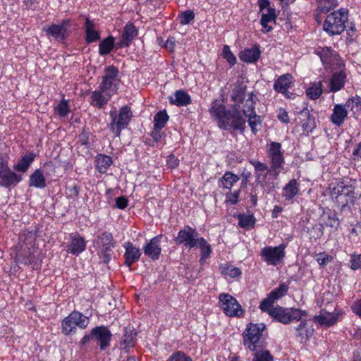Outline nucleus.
<instances>
[{"label":"nucleus","instance_id":"17","mask_svg":"<svg viewBox=\"0 0 361 361\" xmlns=\"http://www.w3.org/2000/svg\"><path fill=\"white\" fill-rule=\"evenodd\" d=\"M70 23L69 19H66L63 20L60 24H51L45 30L46 33L55 40L63 43L70 34Z\"/></svg>","mask_w":361,"mask_h":361},{"label":"nucleus","instance_id":"61","mask_svg":"<svg viewBox=\"0 0 361 361\" xmlns=\"http://www.w3.org/2000/svg\"><path fill=\"white\" fill-rule=\"evenodd\" d=\"M351 269L356 270L361 269V254L357 255H353L351 257Z\"/></svg>","mask_w":361,"mask_h":361},{"label":"nucleus","instance_id":"51","mask_svg":"<svg viewBox=\"0 0 361 361\" xmlns=\"http://www.w3.org/2000/svg\"><path fill=\"white\" fill-rule=\"evenodd\" d=\"M55 112L61 117L67 116L70 112L68 102L66 99H62L60 103L55 107Z\"/></svg>","mask_w":361,"mask_h":361},{"label":"nucleus","instance_id":"14","mask_svg":"<svg viewBox=\"0 0 361 361\" xmlns=\"http://www.w3.org/2000/svg\"><path fill=\"white\" fill-rule=\"evenodd\" d=\"M249 162L253 166L255 174L256 176V181L257 183L265 185L268 180L277 179L279 173L276 171H271V166L269 167L264 163L256 159H250Z\"/></svg>","mask_w":361,"mask_h":361},{"label":"nucleus","instance_id":"39","mask_svg":"<svg viewBox=\"0 0 361 361\" xmlns=\"http://www.w3.org/2000/svg\"><path fill=\"white\" fill-rule=\"evenodd\" d=\"M322 62L325 65H331L337 60L336 52L331 47H324L317 51Z\"/></svg>","mask_w":361,"mask_h":361},{"label":"nucleus","instance_id":"21","mask_svg":"<svg viewBox=\"0 0 361 361\" xmlns=\"http://www.w3.org/2000/svg\"><path fill=\"white\" fill-rule=\"evenodd\" d=\"M66 251L75 256H78L86 248V241L78 233L70 235V241L66 245Z\"/></svg>","mask_w":361,"mask_h":361},{"label":"nucleus","instance_id":"59","mask_svg":"<svg viewBox=\"0 0 361 361\" xmlns=\"http://www.w3.org/2000/svg\"><path fill=\"white\" fill-rule=\"evenodd\" d=\"M324 226L323 224H316L312 226L311 233H314L313 237L316 239L320 238L324 234Z\"/></svg>","mask_w":361,"mask_h":361},{"label":"nucleus","instance_id":"62","mask_svg":"<svg viewBox=\"0 0 361 361\" xmlns=\"http://www.w3.org/2000/svg\"><path fill=\"white\" fill-rule=\"evenodd\" d=\"M128 201L124 196L118 197L116 199V206L120 209H124L127 207Z\"/></svg>","mask_w":361,"mask_h":361},{"label":"nucleus","instance_id":"34","mask_svg":"<svg viewBox=\"0 0 361 361\" xmlns=\"http://www.w3.org/2000/svg\"><path fill=\"white\" fill-rule=\"evenodd\" d=\"M95 169L100 173H105L113 164L112 158L104 154H98L94 159Z\"/></svg>","mask_w":361,"mask_h":361},{"label":"nucleus","instance_id":"33","mask_svg":"<svg viewBox=\"0 0 361 361\" xmlns=\"http://www.w3.org/2000/svg\"><path fill=\"white\" fill-rule=\"evenodd\" d=\"M35 157L36 155L33 152L22 156L18 163L13 165V169L17 172L26 173L34 161Z\"/></svg>","mask_w":361,"mask_h":361},{"label":"nucleus","instance_id":"26","mask_svg":"<svg viewBox=\"0 0 361 361\" xmlns=\"http://www.w3.org/2000/svg\"><path fill=\"white\" fill-rule=\"evenodd\" d=\"M299 119L303 130L307 133H312L316 128L315 118L312 116L307 107H304L299 112Z\"/></svg>","mask_w":361,"mask_h":361},{"label":"nucleus","instance_id":"38","mask_svg":"<svg viewBox=\"0 0 361 361\" xmlns=\"http://www.w3.org/2000/svg\"><path fill=\"white\" fill-rule=\"evenodd\" d=\"M339 316V313L337 312H326L316 316L314 317V322L319 323L320 325L331 326L338 321Z\"/></svg>","mask_w":361,"mask_h":361},{"label":"nucleus","instance_id":"11","mask_svg":"<svg viewBox=\"0 0 361 361\" xmlns=\"http://www.w3.org/2000/svg\"><path fill=\"white\" fill-rule=\"evenodd\" d=\"M332 198L336 204L341 211H345L346 207L354 205L355 196L352 186L345 185L338 188H334Z\"/></svg>","mask_w":361,"mask_h":361},{"label":"nucleus","instance_id":"48","mask_svg":"<svg viewBox=\"0 0 361 361\" xmlns=\"http://www.w3.org/2000/svg\"><path fill=\"white\" fill-rule=\"evenodd\" d=\"M276 302V301L269 294L266 298L262 300L259 307L262 312H267L269 315V313L274 310L275 307H274V304Z\"/></svg>","mask_w":361,"mask_h":361},{"label":"nucleus","instance_id":"37","mask_svg":"<svg viewBox=\"0 0 361 361\" xmlns=\"http://www.w3.org/2000/svg\"><path fill=\"white\" fill-rule=\"evenodd\" d=\"M300 324L296 327V336L300 338V341H306L312 336L314 329L308 326L305 319H300Z\"/></svg>","mask_w":361,"mask_h":361},{"label":"nucleus","instance_id":"43","mask_svg":"<svg viewBox=\"0 0 361 361\" xmlns=\"http://www.w3.org/2000/svg\"><path fill=\"white\" fill-rule=\"evenodd\" d=\"M135 336L136 333L134 332L133 330L126 328L121 343V345H123L124 348L133 347L135 343Z\"/></svg>","mask_w":361,"mask_h":361},{"label":"nucleus","instance_id":"22","mask_svg":"<svg viewBox=\"0 0 361 361\" xmlns=\"http://www.w3.org/2000/svg\"><path fill=\"white\" fill-rule=\"evenodd\" d=\"M123 247L125 249L123 255L125 259L124 264L130 268L132 264L139 261L142 252L140 248L137 247L130 241L125 242L123 244Z\"/></svg>","mask_w":361,"mask_h":361},{"label":"nucleus","instance_id":"54","mask_svg":"<svg viewBox=\"0 0 361 361\" xmlns=\"http://www.w3.org/2000/svg\"><path fill=\"white\" fill-rule=\"evenodd\" d=\"M252 361H273V357L268 350H257L254 354Z\"/></svg>","mask_w":361,"mask_h":361},{"label":"nucleus","instance_id":"4","mask_svg":"<svg viewBox=\"0 0 361 361\" xmlns=\"http://www.w3.org/2000/svg\"><path fill=\"white\" fill-rule=\"evenodd\" d=\"M90 323L88 317L74 310L61 321V332L65 336L75 334L77 329H85Z\"/></svg>","mask_w":361,"mask_h":361},{"label":"nucleus","instance_id":"3","mask_svg":"<svg viewBox=\"0 0 361 361\" xmlns=\"http://www.w3.org/2000/svg\"><path fill=\"white\" fill-rule=\"evenodd\" d=\"M266 325L264 323H250L243 333V344L250 351H257L262 347L263 333Z\"/></svg>","mask_w":361,"mask_h":361},{"label":"nucleus","instance_id":"2","mask_svg":"<svg viewBox=\"0 0 361 361\" xmlns=\"http://www.w3.org/2000/svg\"><path fill=\"white\" fill-rule=\"evenodd\" d=\"M256 95L252 92L246 94V86L239 85L235 86L231 93L232 106L238 109L245 116H252L255 113V105L257 101Z\"/></svg>","mask_w":361,"mask_h":361},{"label":"nucleus","instance_id":"40","mask_svg":"<svg viewBox=\"0 0 361 361\" xmlns=\"http://www.w3.org/2000/svg\"><path fill=\"white\" fill-rule=\"evenodd\" d=\"M115 45V39L110 35L101 41L99 44V54L101 56H105L112 51Z\"/></svg>","mask_w":361,"mask_h":361},{"label":"nucleus","instance_id":"42","mask_svg":"<svg viewBox=\"0 0 361 361\" xmlns=\"http://www.w3.org/2000/svg\"><path fill=\"white\" fill-rule=\"evenodd\" d=\"M239 177L237 175L231 172H226L219 180L221 183L219 186L231 190L234 183H237Z\"/></svg>","mask_w":361,"mask_h":361},{"label":"nucleus","instance_id":"23","mask_svg":"<svg viewBox=\"0 0 361 361\" xmlns=\"http://www.w3.org/2000/svg\"><path fill=\"white\" fill-rule=\"evenodd\" d=\"M22 180V176L11 169L0 172L1 187L10 189L16 187Z\"/></svg>","mask_w":361,"mask_h":361},{"label":"nucleus","instance_id":"36","mask_svg":"<svg viewBox=\"0 0 361 361\" xmlns=\"http://www.w3.org/2000/svg\"><path fill=\"white\" fill-rule=\"evenodd\" d=\"M321 219L323 222L324 226L331 227L335 230H337L340 226V221L338 218L337 214L335 212H332L330 209L324 211L321 216Z\"/></svg>","mask_w":361,"mask_h":361},{"label":"nucleus","instance_id":"50","mask_svg":"<svg viewBox=\"0 0 361 361\" xmlns=\"http://www.w3.org/2000/svg\"><path fill=\"white\" fill-rule=\"evenodd\" d=\"M245 117L248 118V124L252 132L255 134L260 130L262 126L260 116L254 113L252 116H245Z\"/></svg>","mask_w":361,"mask_h":361},{"label":"nucleus","instance_id":"13","mask_svg":"<svg viewBox=\"0 0 361 361\" xmlns=\"http://www.w3.org/2000/svg\"><path fill=\"white\" fill-rule=\"evenodd\" d=\"M200 238L201 236L195 228L186 225L178 231L174 241L176 245L192 249L197 246Z\"/></svg>","mask_w":361,"mask_h":361},{"label":"nucleus","instance_id":"30","mask_svg":"<svg viewBox=\"0 0 361 361\" xmlns=\"http://www.w3.org/2000/svg\"><path fill=\"white\" fill-rule=\"evenodd\" d=\"M300 192V184L296 179H291L282 189V197L286 201L292 200Z\"/></svg>","mask_w":361,"mask_h":361},{"label":"nucleus","instance_id":"49","mask_svg":"<svg viewBox=\"0 0 361 361\" xmlns=\"http://www.w3.org/2000/svg\"><path fill=\"white\" fill-rule=\"evenodd\" d=\"M220 268L222 274L231 278H236L241 275L240 269L232 265L222 264Z\"/></svg>","mask_w":361,"mask_h":361},{"label":"nucleus","instance_id":"35","mask_svg":"<svg viewBox=\"0 0 361 361\" xmlns=\"http://www.w3.org/2000/svg\"><path fill=\"white\" fill-rule=\"evenodd\" d=\"M29 185L39 189H43L47 186L46 178L41 169H35L30 176Z\"/></svg>","mask_w":361,"mask_h":361},{"label":"nucleus","instance_id":"28","mask_svg":"<svg viewBox=\"0 0 361 361\" xmlns=\"http://www.w3.org/2000/svg\"><path fill=\"white\" fill-rule=\"evenodd\" d=\"M83 28L85 33V41L87 44H90L100 39V34L95 30V23L93 20H91L90 18H85Z\"/></svg>","mask_w":361,"mask_h":361},{"label":"nucleus","instance_id":"41","mask_svg":"<svg viewBox=\"0 0 361 361\" xmlns=\"http://www.w3.org/2000/svg\"><path fill=\"white\" fill-rule=\"evenodd\" d=\"M197 246L200 248V264H204L205 260L207 259L212 253V247L211 245L207 243V241L203 238L201 237L199 239Z\"/></svg>","mask_w":361,"mask_h":361},{"label":"nucleus","instance_id":"1","mask_svg":"<svg viewBox=\"0 0 361 361\" xmlns=\"http://www.w3.org/2000/svg\"><path fill=\"white\" fill-rule=\"evenodd\" d=\"M209 111L221 129L244 132L246 127L245 119L238 109L232 106V109H227L224 104H219L214 100Z\"/></svg>","mask_w":361,"mask_h":361},{"label":"nucleus","instance_id":"60","mask_svg":"<svg viewBox=\"0 0 361 361\" xmlns=\"http://www.w3.org/2000/svg\"><path fill=\"white\" fill-rule=\"evenodd\" d=\"M179 162V159L173 154L169 155L166 159V164L171 169L177 168Z\"/></svg>","mask_w":361,"mask_h":361},{"label":"nucleus","instance_id":"9","mask_svg":"<svg viewBox=\"0 0 361 361\" xmlns=\"http://www.w3.org/2000/svg\"><path fill=\"white\" fill-rule=\"evenodd\" d=\"M96 243L100 259L107 264L111 259V252L116 244L112 233L106 231H102L97 236Z\"/></svg>","mask_w":361,"mask_h":361},{"label":"nucleus","instance_id":"15","mask_svg":"<svg viewBox=\"0 0 361 361\" xmlns=\"http://www.w3.org/2000/svg\"><path fill=\"white\" fill-rule=\"evenodd\" d=\"M281 144L277 142H271L267 150V157L269 159V164L271 171H278L279 173L283 169L285 158L282 151Z\"/></svg>","mask_w":361,"mask_h":361},{"label":"nucleus","instance_id":"6","mask_svg":"<svg viewBox=\"0 0 361 361\" xmlns=\"http://www.w3.org/2000/svg\"><path fill=\"white\" fill-rule=\"evenodd\" d=\"M112 338V334L107 326H98L94 327L89 334H85L80 341L81 346L85 345L91 340L97 342L101 350H106L109 345Z\"/></svg>","mask_w":361,"mask_h":361},{"label":"nucleus","instance_id":"19","mask_svg":"<svg viewBox=\"0 0 361 361\" xmlns=\"http://www.w3.org/2000/svg\"><path fill=\"white\" fill-rule=\"evenodd\" d=\"M355 102V99L350 98L346 101L345 104H336L330 117L331 123L337 126H341L344 123V121L348 116V109Z\"/></svg>","mask_w":361,"mask_h":361},{"label":"nucleus","instance_id":"16","mask_svg":"<svg viewBox=\"0 0 361 361\" xmlns=\"http://www.w3.org/2000/svg\"><path fill=\"white\" fill-rule=\"evenodd\" d=\"M220 307L228 317H240L243 311L237 300L228 293H221L219 296Z\"/></svg>","mask_w":361,"mask_h":361},{"label":"nucleus","instance_id":"5","mask_svg":"<svg viewBox=\"0 0 361 361\" xmlns=\"http://www.w3.org/2000/svg\"><path fill=\"white\" fill-rule=\"evenodd\" d=\"M111 122L109 123L110 130L114 133L116 137H120L122 130L126 129L133 116L130 108L128 106H123L118 114L115 110L109 112Z\"/></svg>","mask_w":361,"mask_h":361},{"label":"nucleus","instance_id":"63","mask_svg":"<svg viewBox=\"0 0 361 361\" xmlns=\"http://www.w3.org/2000/svg\"><path fill=\"white\" fill-rule=\"evenodd\" d=\"M351 310L354 314L361 319V299L356 300L351 305Z\"/></svg>","mask_w":361,"mask_h":361},{"label":"nucleus","instance_id":"10","mask_svg":"<svg viewBox=\"0 0 361 361\" xmlns=\"http://www.w3.org/2000/svg\"><path fill=\"white\" fill-rule=\"evenodd\" d=\"M119 71L114 65L109 66L104 69L102 82L99 85L102 90L107 91L113 95L116 94L119 87Z\"/></svg>","mask_w":361,"mask_h":361},{"label":"nucleus","instance_id":"55","mask_svg":"<svg viewBox=\"0 0 361 361\" xmlns=\"http://www.w3.org/2000/svg\"><path fill=\"white\" fill-rule=\"evenodd\" d=\"M315 259L320 266L324 267L331 261L332 257L329 255L323 252L317 254L315 255Z\"/></svg>","mask_w":361,"mask_h":361},{"label":"nucleus","instance_id":"20","mask_svg":"<svg viewBox=\"0 0 361 361\" xmlns=\"http://www.w3.org/2000/svg\"><path fill=\"white\" fill-rule=\"evenodd\" d=\"M161 235H158L152 238L149 242H147L143 246L144 254L152 260H157L161 252L160 245Z\"/></svg>","mask_w":361,"mask_h":361},{"label":"nucleus","instance_id":"64","mask_svg":"<svg viewBox=\"0 0 361 361\" xmlns=\"http://www.w3.org/2000/svg\"><path fill=\"white\" fill-rule=\"evenodd\" d=\"M351 310L354 314L361 319V299L356 300L351 305Z\"/></svg>","mask_w":361,"mask_h":361},{"label":"nucleus","instance_id":"29","mask_svg":"<svg viewBox=\"0 0 361 361\" xmlns=\"http://www.w3.org/2000/svg\"><path fill=\"white\" fill-rule=\"evenodd\" d=\"M261 55V51L259 46L255 44L253 47L245 49L240 53V59L241 61L248 63H253L257 62Z\"/></svg>","mask_w":361,"mask_h":361},{"label":"nucleus","instance_id":"52","mask_svg":"<svg viewBox=\"0 0 361 361\" xmlns=\"http://www.w3.org/2000/svg\"><path fill=\"white\" fill-rule=\"evenodd\" d=\"M178 18L179 23L183 25L190 24L195 18V13L192 10H186L178 14Z\"/></svg>","mask_w":361,"mask_h":361},{"label":"nucleus","instance_id":"56","mask_svg":"<svg viewBox=\"0 0 361 361\" xmlns=\"http://www.w3.org/2000/svg\"><path fill=\"white\" fill-rule=\"evenodd\" d=\"M167 361H192V360L183 352L176 351L169 357Z\"/></svg>","mask_w":361,"mask_h":361},{"label":"nucleus","instance_id":"47","mask_svg":"<svg viewBox=\"0 0 361 361\" xmlns=\"http://www.w3.org/2000/svg\"><path fill=\"white\" fill-rule=\"evenodd\" d=\"M238 219L239 221V226L245 228L253 227L255 222L253 215L240 214L238 215Z\"/></svg>","mask_w":361,"mask_h":361},{"label":"nucleus","instance_id":"27","mask_svg":"<svg viewBox=\"0 0 361 361\" xmlns=\"http://www.w3.org/2000/svg\"><path fill=\"white\" fill-rule=\"evenodd\" d=\"M346 73L344 70L335 72L329 81V87L331 92H336L343 88L346 82Z\"/></svg>","mask_w":361,"mask_h":361},{"label":"nucleus","instance_id":"8","mask_svg":"<svg viewBox=\"0 0 361 361\" xmlns=\"http://www.w3.org/2000/svg\"><path fill=\"white\" fill-rule=\"evenodd\" d=\"M307 313L305 310L297 308H284L280 306H276L274 310L269 313V316L274 320L288 324L291 322L299 321L303 317H306Z\"/></svg>","mask_w":361,"mask_h":361},{"label":"nucleus","instance_id":"57","mask_svg":"<svg viewBox=\"0 0 361 361\" xmlns=\"http://www.w3.org/2000/svg\"><path fill=\"white\" fill-rule=\"evenodd\" d=\"M336 0H319L318 8L321 12H327L331 8L336 6Z\"/></svg>","mask_w":361,"mask_h":361},{"label":"nucleus","instance_id":"31","mask_svg":"<svg viewBox=\"0 0 361 361\" xmlns=\"http://www.w3.org/2000/svg\"><path fill=\"white\" fill-rule=\"evenodd\" d=\"M276 18V14L274 8H269L266 12H262L260 24L264 28L262 32L264 33H268L273 30L271 25H269L270 23H275Z\"/></svg>","mask_w":361,"mask_h":361},{"label":"nucleus","instance_id":"53","mask_svg":"<svg viewBox=\"0 0 361 361\" xmlns=\"http://www.w3.org/2000/svg\"><path fill=\"white\" fill-rule=\"evenodd\" d=\"M222 56L231 66H234L236 63V57L232 53L229 46H224Z\"/></svg>","mask_w":361,"mask_h":361},{"label":"nucleus","instance_id":"7","mask_svg":"<svg viewBox=\"0 0 361 361\" xmlns=\"http://www.w3.org/2000/svg\"><path fill=\"white\" fill-rule=\"evenodd\" d=\"M347 20L348 13L345 10L334 11L326 16L323 25L324 30L331 36L340 35L344 31Z\"/></svg>","mask_w":361,"mask_h":361},{"label":"nucleus","instance_id":"45","mask_svg":"<svg viewBox=\"0 0 361 361\" xmlns=\"http://www.w3.org/2000/svg\"><path fill=\"white\" fill-rule=\"evenodd\" d=\"M169 116L166 110L158 111L154 116V127L162 129L169 121Z\"/></svg>","mask_w":361,"mask_h":361},{"label":"nucleus","instance_id":"25","mask_svg":"<svg viewBox=\"0 0 361 361\" xmlns=\"http://www.w3.org/2000/svg\"><path fill=\"white\" fill-rule=\"evenodd\" d=\"M137 35V30L134 25L131 23L126 25L121 39L116 44V47L117 48L128 47Z\"/></svg>","mask_w":361,"mask_h":361},{"label":"nucleus","instance_id":"44","mask_svg":"<svg viewBox=\"0 0 361 361\" xmlns=\"http://www.w3.org/2000/svg\"><path fill=\"white\" fill-rule=\"evenodd\" d=\"M322 92V82H314L306 90V94L310 99L315 100L320 97Z\"/></svg>","mask_w":361,"mask_h":361},{"label":"nucleus","instance_id":"46","mask_svg":"<svg viewBox=\"0 0 361 361\" xmlns=\"http://www.w3.org/2000/svg\"><path fill=\"white\" fill-rule=\"evenodd\" d=\"M289 285L286 283H281L278 288H274L269 295L274 300L277 301L288 293Z\"/></svg>","mask_w":361,"mask_h":361},{"label":"nucleus","instance_id":"18","mask_svg":"<svg viewBox=\"0 0 361 361\" xmlns=\"http://www.w3.org/2000/svg\"><path fill=\"white\" fill-rule=\"evenodd\" d=\"M293 77L290 73L283 74L274 81L273 88L276 92L282 94L285 97L293 99L295 94L289 91L293 84Z\"/></svg>","mask_w":361,"mask_h":361},{"label":"nucleus","instance_id":"58","mask_svg":"<svg viewBox=\"0 0 361 361\" xmlns=\"http://www.w3.org/2000/svg\"><path fill=\"white\" fill-rule=\"evenodd\" d=\"M240 193V190H235L233 192H229L226 194V201L231 203V204H236L238 202V198Z\"/></svg>","mask_w":361,"mask_h":361},{"label":"nucleus","instance_id":"24","mask_svg":"<svg viewBox=\"0 0 361 361\" xmlns=\"http://www.w3.org/2000/svg\"><path fill=\"white\" fill-rule=\"evenodd\" d=\"M114 96L107 91L102 90L101 87H98L97 90L91 93L90 97V104L98 109L103 108Z\"/></svg>","mask_w":361,"mask_h":361},{"label":"nucleus","instance_id":"12","mask_svg":"<svg viewBox=\"0 0 361 361\" xmlns=\"http://www.w3.org/2000/svg\"><path fill=\"white\" fill-rule=\"evenodd\" d=\"M286 247L283 243L275 247L266 246L261 250L260 256L268 265L277 266L283 262Z\"/></svg>","mask_w":361,"mask_h":361},{"label":"nucleus","instance_id":"32","mask_svg":"<svg viewBox=\"0 0 361 361\" xmlns=\"http://www.w3.org/2000/svg\"><path fill=\"white\" fill-rule=\"evenodd\" d=\"M169 102L171 104L178 106H185L191 104L192 100L189 94L182 90H176L175 93L169 97Z\"/></svg>","mask_w":361,"mask_h":361}]
</instances>
